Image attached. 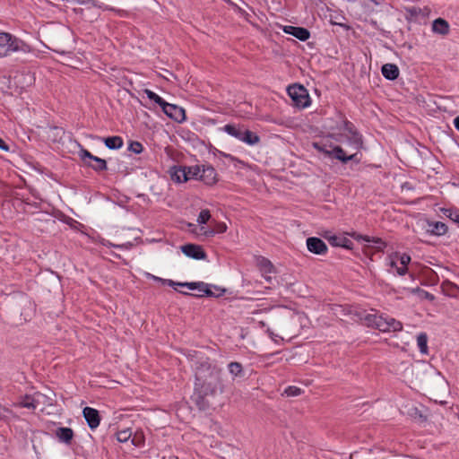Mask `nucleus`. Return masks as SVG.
Listing matches in <instances>:
<instances>
[{
    "instance_id": "6e6552de",
    "label": "nucleus",
    "mask_w": 459,
    "mask_h": 459,
    "mask_svg": "<svg viewBox=\"0 0 459 459\" xmlns=\"http://www.w3.org/2000/svg\"><path fill=\"white\" fill-rule=\"evenodd\" d=\"M181 251L188 257L202 260L206 258V254L201 246L195 244H186L181 247Z\"/></svg>"
},
{
    "instance_id": "9d476101",
    "label": "nucleus",
    "mask_w": 459,
    "mask_h": 459,
    "mask_svg": "<svg viewBox=\"0 0 459 459\" xmlns=\"http://www.w3.org/2000/svg\"><path fill=\"white\" fill-rule=\"evenodd\" d=\"M345 129L351 134L348 137L349 144L354 150L359 151L363 145L362 136L355 130L354 126L350 122L345 123Z\"/></svg>"
},
{
    "instance_id": "a19ab883",
    "label": "nucleus",
    "mask_w": 459,
    "mask_h": 459,
    "mask_svg": "<svg viewBox=\"0 0 459 459\" xmlns=\"http://www.w3.org/2000/svg\"><path fill=\"white\" fill-rule=\"evenodd\" d=\"M204 295L208 297H217L220 294L213 293L212 290H211V286L205 283V288H202L200 290V293L196 294V296L203 297Z\"/></svg>"
},
{
    "instance_id": "2f4dec72",
    "label": "nucleus",
    "mask_w": 459,
    "mask_h": 459,
    "mask_svg": "<svg viewBox=\"0 0 459 459\" xmlns=\"http://www.w3.org/2000/svg\"><path fill=\"white\" fill-rule=\"evenodd\" d=\"M228 369L234 377L243 376V367L239 362H230L228 365Z\"/></svg>"
},
{
    "instance_id": "f8f14e48",
    "label": "nucleus",
    "mask_w": 459,
    "mask_h": 459,
    "mask_svg": "<svg viewBox=\"0 0 459 459\" xmlns=\"http://www.w3.org/2000/svg\"><path fill=\"white\" fill-rule=\"evenodd\" d=\"M307 249L316 255H325L327 252L325 243L319 238L310 237L307 239Z\"/></svg>"
},
{
    "instance_id": "b1692460",
    "label": "nucleus",
    "mask_w": 459,
    "mask_h": 459,
    "mask_svg": "<svg viewBox=\"0 0 459 459\" xmlns=\"http://www.w3.org/2000/svg\"><path fill=\"white\" fill-rule=\"evenodd\" d=\"M207 396H211V394H202L200 390L195 389L194 400L200 410L204 411L209 407V403L205 399Z\"/></svg>"
},
{
    "instance_id": "7c9ffc66",
    "label": "nucleus",
    "mask_w": 459,
    "mask_h": 459,
    "mask_svg": "<svg viewBox=\"0 0 459 459\" xmlns=\"http://www.w3.org/2000/svg\"><path fill=\"white\" fill-rule=\"evenodd\" d=\"M144 94L147 96V98L152 101H154L156 104H158L161 108L166 104L167 101H165L161 97H160L158 94H156L154 91L145 89L143 91Z\"/></svg>"
},
{
    "instance_id": "9b49d317",
    "label": "nucleus",
    "mask_w": 459,
    "mask_h": 459,
    "mask_svg": "<svg viewBox=\"0 0 459 459\" xmlns=\"http://www.w3.org/2000/svg\"><path fill=\"white\" fill-rule=\"evenodd\" d=\"M82 415L91 429H94L99 427L100 423V416L98 410L91 407H85L82 410Z\"/></svg>"
},
{
    "instance_id": "5701e85b",
    "label": "nucleus",
    "mask_w": 459,
    "mask_h": 459,
    "mask_svg": "<svg viewBox=\"0 0 459 459\" xmlns=\"http://www.w3.org/2000/svg\"><path fill=\"white\" fill-rule=\"evenodd\" d=\"M241 142H243L248 145H255L260 142V137L255 133L244 128Z\"/></svg>"
},
{
    "instance_id": "0eeeda50",
    "label": "nucleus",
    "mask_w": 459,
    "mask_h": 459,
    "mask_svg": "<svg viewBox=\"0 0 459 459\" xmlns=\"http://www.w3.org/2000/svg\"><path fill=\"white\" fill-rule=\"evenodd\" d=\"M217 176V172L212 165H201L200 180L204 184L209 186L214 185L218 180Z\"/></svg>"
},
{
    "instance_id": "412c9836",
    "label": "nucleus",
    "mask_w": 459,
    "mask_h": 459,
    "mask_svg": "<svg viewBox=\"0 0 459 459\" xmlns=\"http://www.w3.org/2000/svg\"><path fill=\"white\" fill-rule=\"evenodd\" d=\"M244 128V126L228 124L223 126V131L230 136L241 141Z\"/></svg>"
},
{
    "instance_id": "393cba45",
    "label": "nucleus",
    "mask_w": 459,
    "mask_h": 459,
    "mask_svg": "<svg viewBox=\"0 0 459 459\" xmlns=\"http://www.w3.org/2000/svg\"><path fill=\"white\" fill-rule=\"evenodd\" d=\"M107 148L110 150H118L123 146V139L120 136H110L103 139Z\"/></svg>"
},
{
    "instance_id": "e433bc0d",
    "label": "nucleus",
    "mask_w": 459,
    "mask_h": 459,
    "mask_svg": "<svg viewBox=\"0 0 459 459\" xmlns=\"http://www.w3.org/2000/svg\"><path fill=\"white\" fill-rule=\"evenodd\" d=\"M132 436V431L130 429H126L123 430H119L117 432V439L120 443L126 442Z\"/></svg>"
},
{
    "instance_id": "c03bdc74",
    "label": "nucleus",
    "mask_w": 459,
    "mask_h": 459,
    "mask_svg": "<svg viewBox=\"0 0 459 459\" xmlns=\"http://www.w3.org/2000/svg\"><path fill=\"white\" fill-rule=\"evenodd\" d=\"M13 415V411L0 403V420H7Z\"/></svg>"
},
{
    "instance_id": "bb28decb",
    "label": "nucleus",
    "mask_w": 459,
    "mask_h": 459,
    "mask_svg": "<svg viewBox=\"0 0 459 459\" xmlns=\"http://www.w3.org/2000/svg\"><path fill=\"white\" fill-rule=\"evenodd\" d=\"M38 404L39 402L35 399V397L28 394L23 396L18 403V406L30 410H35L38 407Z\"/></svg>"
},
{
    "instance_id": "1a4fd4ad",
    "label": "nucleus",
    "mask_w": 459,
    "mask_h": 459,
    "mask_svg": "<svg viewBox=\"0 0 459 459\" xmlns=\"http://www.w3.org/2000/svg\"><path fill=\"white\" fill-rule=\"evenodd\" d=\"M345 129L351 134L348 137L349 144L354 150L359 151L363 145L362 136L355 130L354 126L350 122L345 123Z\"/></svg>"
},
{
    "instance_id": "603ef678",
    "label": "nucleus",
    "mask_w": 459,
    "mask_h": 459,
    "mask_svg": "<svg viewBox=\"0 0 459 459\" xmlns=\"http://www.w3.org/2000/svg\"><path fill=\"white\" fill-rule=\"evenodd\" d=\"M215 234H216V231H215L214 229L208 230L204 231V235L207 236V237H213Z\"/></svg>"
},
{
    "instance_id": "37998d69",
    "label": "nucleus",
    "mask_w": 459,
    "mask_h": 459,
    "mask_svg": "<svg viewBox=\"0 0 459 459\" xmlns=\"http://www.w3.org/2000/svg\"><path fill=\"white\" fill-rule=\"evenodd\" d=\"M129 151L134 153L139 154L143 152V144L139 142H132L129 145Z\"/></svg>"
},
{
    "instance_id": "c85d7f7f",
    "label": "nucleus",
    "mask_w": 459,
    "mask_h": 459,
    "mask_svg": "<svg viewBox=\"0 0 459 459\" xmlns=\"http://www.w3.org/2000/svg\"><path fill=\"white\" fill-rule=\"evenodd\" d=\"M410 262H411V256L409 255L403 254L400 256L401 266L398 269V275L403 276V275L406 274V273L408 271L407 265L409 264Z\"/></svg>"
},
{
    "instance_id": "ea45409f",
    "label": "nucleus",
    "mask_w": 459,
    "mask_h": 459,
    "mask_svg": "<svg viewBox=\"0 0 459 459\" xmlns=\"http://www.w3.org/2000/svg\"><path fill=\"white\" fill-rule=\"evenodd\" d=\"M387 325L388 322H386L385 317L379 316L378 321L375 328L378 329L381 332H390Z\"/></svg>"
},
{
    "instance_id": "4d7b16f0",
    "label": "nucleus",
    "mask_w": 459,
    "mask_h": 459,
    "mask_svg": "<svg viewBox=\"0 0 459 459\" xmlns=\"http://www.w3.org/2000/svg\"><path fill=\"white\" fill-rule=\"evenodd\" d=\"M351 244H352V243H351V241L350 240V242H343V243H342V245H339V247H346V248H350Z\"/></svg>"
},
{
    "instance_id": "5fc2aeb1",
    "label": "nucleus",
    "mask_w": 459,
    "mask_h": 459,
    "mask_svg": "<svg viewBox=\"0 0 459 459\" xmlns=\"http://www.w3.org/2000/svg\"><path fill=\"white\" fill-rule=\"evenodd\" d=\"M454 126L459 131V116L454 119Z\"/></svg>"
},
{
    "instance_id": "79ce46f5",
    "label": "nucleus",
    "mask_w": 459,
    "mask_h": 459,
    "mask_svg": "<svg viewBox=\"0 0 459 459\" xmlns=\"http://www.w3.org/2000/svg\"><path fill=\"white\" fill-rule=\"evenodd\" d=\"M132 444L135 446H142L144 444L143 434L142 432L135 433L132 439Z\"/></svg>"
},
{
    "instance_id": "f03ea898",
    "label": "nucleus",
    "mask_w": 459,
    "mask_h": 459,
    "mask_svg": "<svg viewBox=\"0 0 459 459\" xmlns=\"http://www.w3.org/2000/svg\"><path fill=\"white\" fill-rule=\"evenodd\" d=\"M312 146L314 147V149H316L319 152L324 153L325 156L334 158L342 161V163H347L351 160H356L357 162L359 161V160L357 159V152L347 155L344 150L338 145L333 147V149H328L326 143H313Z\"/></svg>"
},
{
    "instance_id": "ddd939ff",
    "label": "nucleus",
    "mask_w": 459,
    "mask_h": 459,
    "mask_svg": "<svg viewBox=\"0 0 459 459\" xmlns=\"http://www.w3.org/2000/svg\"><path fill=\"white\" fill-rule=\"evenodd\" d=\"M284 32L297 38L301 41H306L310 37V32L307 29L303 27L285 26Z\"/></svg>"
},
{
    "instance_id": "a211bd4d",
    "label": "nucleus",
    "mask_w": 459,
    "mask_h": 459,
    "mask_svg": "<svg viewBox=\"0 0 459 459\" xmlns=\"http://www.w3.org/2000/svg\"><path fill=\"white\" fill-rule=\"evenodd\" d=\"M165 282L169 286L173 287V288H175V286L186 287L187 289H189L191 290H197L198 293H200V290L202 288H205V283L203 282V281H198V282H175L172 280H165Z\"/></svg>"
},
{
    "instance_id": "58836bf2",
    "label": "nucleus",
    "mask_w": 459,
    "mask_h": 459,
    "mask_svg": "<svg viewBox=\"0 0 459 459\" xmlns=\"http://www.w3.org/2000/svg\"><path fill=\"white\" fill-rule=\"evenodd\" d=\"M378 318H379V316H377V315L368 314L365 316L364 321L367 325L376 327Z\"/></svg>"
},
{
    "instance_id": "f257e3e1",
    "label": "nucleus",
    "mask_w": 459,
    "mask_h": 459,
    "mask_svg": "<svg viewBox=\"0 0 459 459\" xmlns=\"http://www.w3.org/2000/svg\"><path fill=\"white\" fill-rule=\"evenodd\" d=\"M222 369L217 365L205 360L195 369V390L202 394L215 396L223 392Z\"/></svg>"
},
{
    "instance_id": "6e6d98bb",
    "label": "nucleus",
    "mask_w": 459,
    "mask_h": 459,
    "mask_svg": "<svg viewBox=\"0 0 459 459\" xmlns=\"http://www.w3.org/2000/svg\"><path fill=\"white\" fill-rule=\"evenodd\" d=\"M322 143H327V148L328 149H333V147H334L335 145H333L327 138L325 139V141H323Z\"/></svg>"
},
{
    "instance_id": "c756f323",
    "label": "nucleus",
    "mask_w": 459,
    "mask_h": 459,
    "mask_svg": "<svg viewBox=\"0 0 459 459\" xmlns=\"http://www.w3.org/2000/svg\"><path fill=\"white\" fill-rule=\"evenodd\" d=\"M324 237L328 240L330 245L333 247H339V245H342L343 242H350V239L345 237L328 234H325Z\"/></svg>"
},
{
    "instance_id": "4be33fe9",
    "label": "nucleus",
    "mask_w": 459,
    "mask_h": 459,
    "mask_svg": "<svg viewBox=\"0 0 459 459\" xmlns=\"http://www.w3.org/2000/svg\"><path fill=\"white\" fill-rule=\"evenodd\" d=\"M170 178H171V180L176 183L186 182V172L184 170V167H181V166L173 167L170 170Z\"/></svg>"
},
{
    "instance_id": "20e7f679",
    "label": "nucleus",
    "mask_w": 459,
    "mask_h": 459,
    "mask_svg": "<svg viewBox=\"0 0 459 459\" xmlns=\"http://www.w3.org/2000/svg\"><path fill=\"white\" fill-rule=\"evenodd\" d=\"M80 147L81 150L79 152V157L86 166L91 168L95 171L107 170L108 166L105 160L92 155L88 150L82 148V145H80Z\"/></svg>"
},
{
    "instance_id": "8fccbe9b",
    "label": "nucleus",
    "mask_w": 459,
    "mask_h": 459,
    "mask_svg": "<svg viewBox=\"0 0 459 459\" xmlns=\"http://www.w3.org/2000/svg\"><path fill=\"white\" fill-rule=\"evenodd\" d=\"M389 264V266H390L391 268H394V269H395V271H396V273H398V269H399V267H400V266H398V265H397V263H396L395 261H394V260H390V262H389V264Z\"/></svg>"
},
{
    "instance_id": "4468645a",
    "label": "nucleus",
    "mask_w": 459,
    "mask_h": 459,
    "mask_svg": "<svg viewBox=\"0 0 459 459\" xmlns=\"http://www.w3.org/2000/svg\"><path fill=\"white\" fill-rule=\"evenodd\" d=\"M427 232L435 236H444L446 234L448 228L441 221H427Z\"/></svg>"
},
{
    "instance_id": "4c0bfd02",
    "label": "nucleus",
    "mask_w": 459,
    "mask_h": 459,
    "mask_svg": "<svg viewBox=\"0 0 459 459\" xmlns=\"http://www.w3.org/2000/svg\"><path fill=\"white\" fill-rule=\"evenodd\" d=\"M210 219H211L210 211L208 209H204L200 212V213L198 215L197 222L200 225L206 224Z\"/></svg>"
},
{
    "instance_id": "3c124183",
    "label": "nucleus",
    "mask_w": 459,
    "mask_h": 459,
    "mask_svg": "<svg viewBox=\"0 0 459 459\" xmlns=\"http://www.w3.org/2000/svg\"><path fill=\"white\" fill-rule=\"evenodd\" d=\"M77 3L79 4H95V1L94 0H75Z\"/></svg>"
},
{
    "instance_id": "864d4df0",
    "label": "nucleus",
    "mask_w": 459,
    "mask_h": 459,
    "mask_svg": "<svg viewBox=\"0 0 459 459\" xmlns=\"http://www.w3.org/2000/svg\"><path fill=\"white\" fill-rule=\"evenodd\" d=\"M423 294H424V297L429 299V300H434L435 297L434 295H432L431 293L428 292V291H423Z\"/></svg>"
},
{
    "instance_id": "49530a36",
    "label": "nucleus",
    "mask_w": 459,
    "mask_h": 459,
    "mask_svg": "<svg viewBox=\"0 0 459 459\" xmlns=\"http://www.w3.org/2000/svg\"><path fill=\"white\" fill-rule=\"evenodd\" d=\"M214 230L216 233H224L227 230V225L224 222H217Z\"/></svg>"
},
{
    "instance_id": "f704fd0d",
    "label": "nucleus",
    "mask_w": 459,
    "mask_h": 459,
    "mask_svg": "<svg viewBox=\"0 0 459 459\" xmlns=\"http://www.w3.org/2000/svg\"><path fill=\"white\" fill-rule=\"evenodd\" d=\"M442 288L445 292H447L451 296H455V292L459 290L458 286L449 281H446L442 283Z\"/></svg>"
},
{
    "instance_id": "cd10ccee",
    "label": "nucleus",
    "mask_w": 459,
    "mask_h": 459,
    "mask_svg": "<svg viewBox=\"0 0 459 459\" xmlns=\"http://www.w3.org/2000/svg\"><path fill=\"white\" fill-rule=\"evenodd\" d=\"M417 345L421 354H428V335L426 333H420L418 334Z\"/></svg>"
},
{
    "instance_id": "aec40b11",
    "label": "nucleus",
    "mask_w": 459,
    "mask_h": 459,
    "mask_svg": "<svg viewBox=\"0 0 459 459\" xmlns=\"http://www.w3.org/2000/svg\"><path fill=\"white\" fill-rule=\"evenodd\" d=\"M56 436L57 437L59 441L65 444H70L74 437V431L70 428L60 427L56 429Z\"/></svg>"
},
{
    "instance_id": "7ed1b4c3",
    "label": "nucleus",
    "mask_w": 459,
    "mask_h": 459,
    "mask_svg": "<svg viewBox=\"0 0 459 459\" xmlns=\"http://www.w3.org/2000/svg\"><path fill=\"white\" fill-rule=\"evenodd\" d=\"M287 91L296 107L305 108L310 105V97L304 86L294 84L289 86Z\"/></svg>"
},
{
    "instance_id": "2eb2a0df",
    "label": "nucleus",
    "mask_w": 459,
    "mask_h": 459,
    "mask_svg": "<svg viewBox=\"0 0 459 459\" xmlns=\"http://www.w3.org/2000/svg\"><path fill=\"white\" fill-rule=\"evenodd\" d=\"M429 9L420 7H408L406 8V18L408 20H418L419 18H426L429 15Z\"/></svg>"
},
{
    "instance_id": "09e8293b",
    "label": "nucleus",
    "mask_w": 459,
    "mask_h": 459,
    "mask_svg": "<svg viewBox=\"0 0 459 459\" xmlns=\"http://www.w3.org/2000/svg\"><path fill=\"white\" fill-rule=\"evenodd\" d=\"M0 149L3 151L9 150V146L5 143V142L2 138H0Z\"/></svg>"
},
{
    "instance_id": "f3484780",
    "label": "nucleus",
    "mask_w": 459,
    "mask_h": 459,
    "mask_svg": "<svg viewBox=\"0 0 459 459\" xmlns=\"http://www.w3.org/2000/svg\"><path fill=\"white\" fill-rule=\"evenodd\" d=\"M432 30L437 34L446 36L449 33V23L443 18H437L432 22Z\"/></svg>"
},
{
    "instance_id": "a878e982",
    "label": "nucleus",
    "mask_w": 459,
    "mask_h": 459,
    "mask_svg": "<svg viewBox=\"0 0 459 459\" xmlns=\"http://www.w3.org/2000/svg\"><path fill=\"white\" fill-rule=\"evenodd\" d=\"M186 181L189 179H200L201 165L185 166Z\"/></svg>"
},
{
    "instance_id": "72a5a7b5",
    "label": "nucleus",
    "mask_w": 459,
    "mask_h": 459,
    "mask_svg": "<svg viewBox=\"0 0 459 459\" xmlns=\"http://www.w3.org/2000/svg\"><path fill=\"white\" fill-rule=\"evenodd\" d=\"M385 317L386 322H388L387 326H388L390 332L391 331L397 332V331H401L403 329V324L400 321H397L394 318L390 317V316H385Z\"/></svg>"
},
{
    "instance_id": "a18cd8bd",
    "label": "nucleus",
    "mask_w": 459,
    "mask_h": 459,
    "mask_svg": "<svg viewBox=\"0 0 459 459\" xmlns=\"http://www.w3.org/2000/svg\"><path fill=\"white\" fill-rule=\"evenodd\" d=\"M284 393L288 396H298L301 394V389L297 386H289L285 389Z\"/></svg>"
},
{
    "instance_id": "dca6fc26",
    "label": "nucleus",
    "mask_w": 459,
    "mask_h": 459,
    "mask_svg": "<svg viewBox=\"0 0 459 459\" xmlns=\"http://www.w3.org/2000/svg\"><path fill=\"white\" fill-rule=\"evenodd\" d=\"M257 265L264 279L267 281H270L271 276H269L268 274L273 272V265L271 263V261L265 257H260L257 260Z\"/></svg>"
},
{
    "instance_id": "de8ad7c7",
    "label": "nucleus",
    "mask_w": 459,
    "mask_h": 459,
    "mask_svg": "<svg viewBox=\"0 0 459 459\" xmlns=\"http://www.w3.org/2000/svg\"><path fill=\"white\" fill-rule=\"evenodd\" d=\"M132 246H133V244L131 242H127L126 244H121V245H113L114 247L118 248V249H129Z\"/></svg>"
},
{
    "instance_id": "bf43d9fd",
    "label": "nucleus",
    "mask_w": 459,
    "mask_h": 459,
    "mask_svg": "<svg viewBox=\"0 0 459 459\" xmlns=\"http://www.w3.org/2000/svg\"><path fill=\"white\" fill-rule=\"evenodd\" d=\"M420 288H417L416 290H413V291H419Z\"/></svg>"
},
{
    "instance_id": "13d9d810",
    "label": "nucleus",
    "mask_w": 459,
    "mask_h": 459,
    "mask_svg": "<svg viewBox=\"0 0 459 459\" xmlns=\"http://www.w3.org/2000/svg\"><path fill=\"white\" fill-rule=\"evenodd\" d=\"M267 333L270 335V337L275 341V337H278V335H275L270 329H267Z\"/></svg>"
},
{
    "instance_id": "c9c22d12",
    "label": "nucleus",
    "mask_w": 459,
    "mask_h": 459,
    "mask_svg": "<svg viewBox=\"0 0 459 459\" xmlns=\"http://www.w3.org/2000/svg\"><path fill=\"white\" fill-rule=\"evenodd\" d=\"M443 214L459 224V210L456 209H442Z\"/></svg>"
},
{
    "instance_id": "6ab92c4d",
    "label": "nucleus",
    "mask_w": 459,
    "mask_h": 459,
    "mask_svg": "<svg viewBox=\"0 0 459 459\" xmlns=\"http://www.w3.org/2000/svg\"><path fill=\"white\" fill-rule=\"evenodd\" d=\"M383 76L387 80H395L399 76V69L394 64H385L382 66Z\"/></svg>"
},
{
    "instance_id": "39448f33",
    "label": "nucleus",
    "mask_w": 459,
    "mask_h": 459,
    "mask_svg": "<svg viewBox=\"0 0 459 459\" xmlns=\"http://www.w3.org/2000/svg\"><path fill=\"white\" fill-rule=\"evenodd\" d=\"M18 49L16 39H13L11 34L0 32V56H5Z\"/></svg>"
},
{
    "instance_id": "423d86ee",
    "label": "nucleus",
    "mask_w": 459,
    "mask_h": 459,
    "mask_svg": "<svg viewBox=\"0 0 459 459\" xmlns=\"http://www.w3.org/2000/svg\"><path fill=\"white\" fill-rule=\"evenodd\" d=\"M161 109L166 116L178 123L186 119L185 109L179 106L166 102Z\"/></svg>"
},
{
    "instance_id": "473e14b6",
    "label": "nucleus",
    "mask_w": 459,
    "mask_h": 459,
    "mask_svg": "<svg viewBox=\"0 0 459 459\" xmlns=\"http://www.w3.org/2000/svg\"><path fill=\"white\" fill-rule=\"evenodd\" d=\"M363 239L368 243H372V247H374L377 251H382L385 247L386 244L381 238H370L368 236H365Z\"/></svg>"
}]
</instances>
